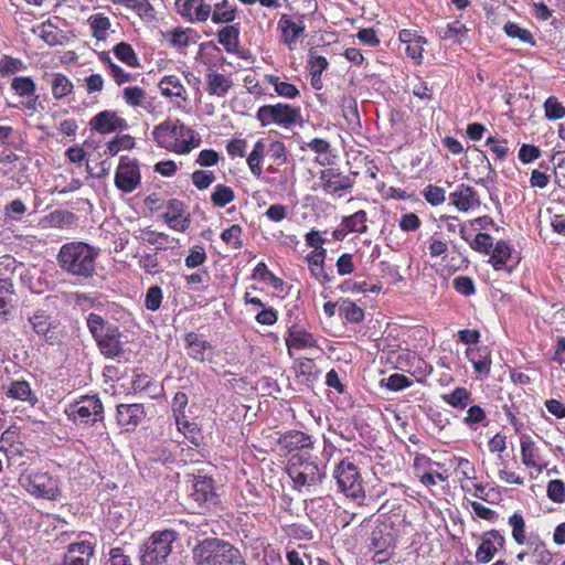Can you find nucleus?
<instances>
[{"label":"nucleus","mask_w":565,"mask_h":565,"mask_svg":"<svg viewBox=\"0 0 565 565\" xmlns=\"http://www.w3.org/2000/svg\"><path fill=\"white\" fill-rule=\"evenodd\" d=\"M334 450L335 448L331 444L324 445L321 452V460H324L323 465L305 455L292 456L287 466V473L292 480L294 488L300 492L303 490L311 492L312 489L318 487L326 478L324 468Z\"/></svg>","instance_id":"obj_1"},{"label":"nucleus","mask_w":565,"mask_h":565,"mask_svg":"<svg viewBox=\"0 0 565 565\" xmlns=\"http://www.w3.org/2000/svg\"><path fill=\"white\" fill-rule=\"evenodd\" d=\"M152 136L159 147L179 154L189 153L201 143L200 135L179 119L156 126Z\"/></svg>","instance_id":"obj_2"},{"label":"nucleus","mask_w":565,"mask_h":565,"mask_svg":"<svg viewBox=\"0 0 565 565\" xmlns=\"http://www.w3.org/2000/svg\"><path fill=\"white\" fill-rule=\"evenodd\" d=\"M98 255V249L83 243L72 242L64 244L57 254V262L60 267L66 273L88 278L95 271V259Z\"/></svg>","instance_id":"obj_3"},{"label":"nucleus","mask_w":565,"mask_h":565,"mask_svg":"<svg viewBox=\"0 0 565 565\" xmlns=\"http://www.w3.org/2000/svg\"><path fill=\"white\" fill-rule=\"evenodd\" d=\"M195 565H246L241 552L220 539H205L193 548Z\"/></svg>","instance_id":"obj_4"},{"label":"nucleus","mask_w":565,"mask_h":565,"mask_svg":"<svg viewBox=\"0 0 565 565\" xmlns=\"http://www.w3.org/2000/svg\"><path fill=\"white\" fill-rule=\"evenodd\" d=\"M178 537L179 534L173 530L152 533L141 548V565H163L171 554L173 542Z\"/></svg>","instance_id":"obj_5"},{"label":"nucleus","mask_w":565,"mask_h":565,"mask_svg":"<svg viewBox=\"0 0 565 565\" xmlns=\"http://www.w3.org/2000/svg\"><path fill=\"white\" fill-rule=\"evenodd\" d=\"M338 488L347 497L354 500H363L365 492L362 484V478L358 467L349 459H342L333 471Z\"/></svg>","instance_id":"obj_6"},{"label":"nucleus","mask_w":565,"mask_h":565,"mask_svg":"<svg viewBox=\"0 0 565 565\" xmlns=\"http://www.w3.org/2000/svg\"><path fill=\"white\" fill-rule=\"evenodd\" d=\"M21 486L32 495L55 500L60 494L58 480L47 472L30 471L21 475Z\"/></svg>","instance_id":"obj_7"},{"label":"nucleus","mask_w":565,"mask_h":565,"mask_svg":"<svg viewBox=\"0 0 565 565\" xmlns=\"http://www.w3.org/2000/svg\"><path fill=\"white\" fill-rule=\"evenodd\" d=\"M65 414L68 419L81 424H95L104 419V406L97 396H82L71 404Z\"/></svg>","instance_id":"obj_8"},{"label":"nucleus","mask_w":565,"mask_h":565,"mask_svg":"<svg viewBox=\"0 0 565 565\" xmlns=\"http://www.w3.org/2000/svg\"><path fill=\"white\" fill-rule=\"evenodd\" d=\"M301 118L300 109L288 104L265 105L258 108L257 119L263 126L277 124L279 126H291Z\"/></svg>","instance_id":"obj_9"},{"label":"nucleus","mask_w":565,"mask_h":565,"mask_svg":"<svg viewBox=\"0 0 565 565\" xmlns=\"http://www.w3.org/2000/svg\"><path fill=\"white\" fill-rule=\"evenodd\" d=\"M141 182L139 163L128 156L120 157L115 172V185L125 193L135 191Z\"/></svg>","instance_id":"obj_10"},{"label":"nucleus","mask_w":565,"mask_h":565,"mask_svg":"<svg viewBox=\"0 0 565 565\" xmlns=\"http://www.w3.org/2000/svg\"><path fill=\"white\" fill-rule=\"evenodd\" d=\"M211 0H175L177 12L190 23H204L210 19Z\"/></svg>","instance_id":"obj_11"},{"label":"nucleus","mask_w":565,"mask_h":565,"mask_svg":"<svg viewBox=\"0 0 565 565\" xmlns=\"http://www.w3.org/2000/svg\"><path fill=\"white\" fill-rule=\"evenodd\" d=\"M13 263L9 257L0 260V316L10 313L13 308V268H11Z\"/></svg>","instance_id":"obj_12"},{"label":"nucleus","mask_w":565,"mask_h":565,"mask_svg":"<svg viewBox=\"0 0 565 565\" xmlns=\"http://www.w3.org/2000/svg\"><path fill=\"white\" fill-rule=\"evenodd\" d=\"M29 322L33 331L49 344L60 342V331L56 320L43 310H38L30 318Z\"/></svg>","instance_id":"obj_13"},{"label":"nucleus","mask_w":565,"mask_h":565,"mask_svg":"<svg viewBox=\"0 0 565 565\" xmlns=\"http://www.w3.org/2000/svg\"><path fill=\"white\" fill-rule=\"evenodd\" d=\"M89 126L92 130L106 135L118 129H126L128 124L124 118L119 117L117 113L103 110L90 119Z\"/></svg>","instance_id":"obj_14"},{"label":"nucleus","mask_w":565,"mask_h":565,"mask_svg":"<svg viewBox=\"0 0 565 565\" xmlns=\"http://www.w3.org/2000/svg\"><path fill=\"white\" fill-rule=\"evenodd\" d=\"M450 203L460 212H467L480 205V200L475 189L467 184H458L449 194Z\"/></svg>","instance_id":"obj_15"},{"label":"nucleus","mask_w":565,"mask_h":565,"mask_svg":"<svg viewBox=\"0 0 565 565\" xmlns=\"http://www.w3.org/2000/svg\"><path fill=\"white\" fill-rule=\"evenodd\" d=\"M504 537L495 530L484 534L476 552V558L480 563H489L495 555L498 546L502 547Z\"/></svg>","instance_id":"obj_16"},{"label":"nucleus","mask_w":565,"mask_h":565,"mask_svg":"<svg viewBox=\"0 0 565 565\" xmlns=\"http://www.w3.org/2000/svg\"><path fill=\"white\" fill-rule=\"evenodd\" d=\"M278 445L281 449L287 450L288 452L295 450H307L313 448V441L311 437L299 430H290L280 435L278 438Z\"/></svg>","instance_id":"obj_17"},{"label":"nucleus","mask_w":565,"mask_h":565,"mask_svg":"<svg viewBox=\"0 0 565 565\" xmlns=\"http://www.w3.org/2000/svg\"><path fill=\"white\" fill-rule=\"evenodd\" d=\"M206 92L209 95L224 97L233 86L230 76L209 68L205 76Z\"/></svg>","instance_id":"obj_18"},{"label":"nucleus","mask_w":565,"mask_h":565,"mask_svg":"<svg viewBox=\"0 0 565 565\" xmlns=\"http://www.w3.org/2000/svg\"><path fill=\"white\" fill-rule=\"evenodd\" d=\"M100 335V338H96L95 340L100 349V352L105 356L116 358L122 352L120 332L116 326L111 327Z\"/></svg>","instance_id":"obj_19"},{"label":"nucleus","mask_w":565,"mask_h":565,"mask_svg":"<svg viewBox=\"0 0 565 565\" xmlns=\"http://www.w3.org/2000/svg\"><path fill=\"white\" fill-rule=\"evenodd\" d=\"M163 218L171 228L180 232L185 231L190 224V220L184 215L183 203L179 200L169 202Z\"/></svg>","instance_id":"obj_20"},{"label":"nucleus","mask_w":565,"mask_h":565,"mask_svg":"<svg viewBox=\"0 0 565 565\" xmlns=\"http://www.w3.org/2000/svg\"><path fill=\"white\" fill-rule=\"evenodd\" d=\"M278 26L281 30L284 43L288 46L289 50H295L298 39L305 31V25L302 22L297 23L290 20L287 15H282L278 22Z\"/></svg>","instance_id":"obj_21"},{"label":"nucleus","mask_w":565,"mask_h":565,"mask_svg":"<svg viewBox=\"0 0 565 565\" xmlns=\"http://www.w3.org/2000/svg\"><path fill=\"white\" fill-rule=\"evenodd\" d=\"M393 545V537L390 533H385L381 526L373 530L370 537V547L375 551L376 561L382 563L387 559V550Z\"/></svg>","instance_id":"obj_22"},{"label":"nucleus","mask_w":565,"mask_h":565,"mask_svg":"<svg viewBox=\"0 0 565 565\" xmlns=\"http://www.w3.org/2000/svg\"><path fill=\"white\" fill-rule=\"evenodd\" d=\"M466 355L472 363L475 372L488 376L491 369V354L488 347L469 348Z\"/></svg>","instance_id":"obj_23"},{"label":"nucleus","mask_w":565,"mask_h":565,"mask_svg":"<svg viewBox=\"0 0 565 565\" xmlns=\"http://www.w3.org/2000/svg\"><path fill=\"white\" fill-rule=\"evenodd\" d=\"M145 416L141 404H120L117 406V423L120 426H137Z\"/></svg>","instance_id":"obj_24"},{"label":"nucleus","mask_w":565,"mask_h":565,"mask_svg":"<svg viewBox=\"0 0 565 565\" xmlns=\"http://www.w3.org/2000/svg\"><path fill=\"white\" fill-rule=\"evenodd\" d=\"M159 89L164 97H177L183 103L189 100L188 92L177 75H166L159 82Z\"/></svg>","instance_id":"obj_25"},{"label":"nucleus","mask_w":565,"mask_h":565,"mask_svg":"<svg viewBox=\"0 0 565 565\" xmlns=\"http://www.w3.org/2000/svg\"><path fill=\"white\" fill-rule=\"evenodd\" d=\"M326 256L327 249L312 250L306 256L310 274L321 284H328L331 281V277L323 267Z\"/></svg>","instance_id":"obj_26"},{"label":"nucleus","mask_w":565,"mask_h":565,"mask_svg":"<svg viewBox=\"0 0 565 565\" xmlns=\"http://www.w3.org/2000/svg\"><path fill=\"white\" fill-rule=\"evenodd\" d=\"M521 459L522 463L529 468H535L539 472H541L544 468L540 463V455L539 448L535 443L529 435H524L521 437Z\"/></svg>","instance_id":"obj_27"},{"label":"nucleus","mask_w":565,"mask_h":565,"mask_svg":"<svg viewBox=\"0 0 565 565\" xmlns=\"http://www.w3.org/2000/svg\"><path fill=\"white\" fill-rule=\"evenodd\" d=\"M323 191L328 193H337L341 190L351 188V181L349 177H343L340 173H335L333 170H323L320 174Z\"/></svg>","instance_id":"obj_28"},{"label":"nucleus","mask_w":565,"mask_h":565,"mask_svg":"<svg viewBox=\"0 0 565 565\" xmlns=\"http://www.w3.org/2000/svg\"><path fill=\"white\" fill-rule=\"evenodd\" d=\"M185 343L189 356L201 362L205 360L206 352L211 349V344L194 332L185 335Z\"/></svg>","instance_id":"obj_29"},{"label":"nucleus","mask_w":565,"mask_h":565,"mask_svg":"<svg viewBox=\"0 0 565 565\" xmlns=\"http://www.w3.org/2000/svg\"><path fill=\"white\" fill-rule=\"evenodd\" d=\"M193 497L195 501L209 502L215 495L213 480L205 476H198L193 480Z\"/></svg>","instance_id":"obj_30"},{"label":"nucleus","mask_w":565,"mask_h":565,"mask_svg":"<svg viewBox=\"0 0 565 565\" xmlns=\"http://www.w3.org/2000/svg\"><path fill=\"white\" fill-rule=\"evenodd\" d=\"M92 36L97 41H105L108 38V30L111 26L110 20L104 13L92 14L88 20Z\"/></svg>","instance_id":"obj_31"},{"label":"nucleus","mask_w":565,"mask_h":565,"mask_svg":"<svg viewBox=\"0 0 565 565\" xmlns=\"http://www.w3.org/2000/svg\"><path fill=\"white\" fill-rule=\"evenodd\" d=\"M288 348H313L317 344L315 337L301 328H292L286 340Z\"/></svg>","instance_id":"obj_32"},{"label":"nucleus","mask_w":565,"mask_h":565,"mask_svg":"<svg viewBox=\"0 0 565 565\" xmlns=\"http://www.w3.org/2000/svg\"><path fill=\"white\" fill-rule=\"evenodd\" d=\"M236 9L228 0H222L221 2L213 3L211 19L214 23H228L235 19Z\"/></svg>","instance_id":"obj_33"},{"label":"nucleus","mask_w":565,"mask_h":565,"mask_svg":"<svg viewBox=\"0 0 565 565\" xmlns=\"http://www.w3.org/2000/svg\"><path fill=\"white\" fill-rule=\"evenodd\" d=\"M122 98L131 107L148 109L150 106L146 90L139 86L125 87L122 89Z\"/></svg>","instance_id":"obj_34"},{"label":"nucleus","mask_w":565,"mask_h":565,"mask_svg":"<svg viewBox=\"0 0 565 565\" xmlns=\"http://www.w3.org/2000/svg\"><path fill=\"white\" fill-rule=\"evenodd\" d=\"M51 92L55 99H62L73 90L71 79L61 73H55L50 79Z\"/></svg>","instance_id":"obj_35"},{"label":"nucleus","mask_w":565,"mask_h":565,"mask_svg":"<svg viewBox=\"0 0 565 565\" xmlns=\"http://www.w3.org/2000/svg\"><path fill=\"white\" fill-rule=\"evenodd\" d=\"M441 398L454 408L465 409L471 401V393L465 387H456L451 393L444 394Z\"/></svg>","instance_id":"obj_36"},{"label":"nucleus","mask_w":565,"mask_h":565,"mask_svg":"<svg viewBox=\"0 0 565 565\" xmlns=\"http://www.w3.org/2000/svg\"><path fill=\"white\" fill-rule=\"evenodd\" d=\"M239 30L235 25H227L218 32V42L228 53H235L239 44Z\"/></svg>","instance_id":"obj_37"},{"label":"nucleus","mask_w":565,"mask_h":565,"mask_svg":"<svg viewBox=\"0 0 565 565\" xmlns=\"http://www.w3.org/2000/svg\"><path fill=\"white\" fill-rule=\"evenodd\" d=\"M343 226H345L350 233H366L367 232V216L366 212L363 210H360L352 215L344 216L342 218Z\"/></svg>","instance_id":"obj_38"},{"label":"nucleus","mask_w":565,"mask_h":565,"mask_svg":"<svg viewBox=\"0 0 565 565\" xmlns=\"http://www.w3.org/2000/svg\"><path fill=\"white\" fill-rule=\"evenodd\" d=\"M266 81L273 85L274 90L281 97L294 99L299 95V89L294 84L284 82L276 75H266Z\"/></svg>","instance_id":"obj_39"},{"label":"nucleus","mask_w":565,"mask_h":565,"mask_svg":"<svg viewBox=\"0 0 565 565\" xmlns=\"http://www.w3.org/2000/svg\"><path fill=\"white\" fill-rule=\"evenodd\" d=\"M113 52L119 61H121L129 67L135 68L140 65L136 52L134 51L131 45L126 42H120L117 45H115Z\"/></svg>","instance_id":"obj_40"},{"label":"nucleus","mask_w":565,"mask_h":565,"mask_svg":"<svg viewBox=\"0 0 565 565\" xmlns=\"http://www.w3.org/2000/svg\"><path fill=\"white\" fill-rule=\"evenodd\" d=\"M189 32H192V30L179 26L166 32L164 38L172 47L183 50L190 44Z\"/></svg>","instance_id":"obj_41"},{"label":"nucleus","mask_w":565,"mask_h":565,"mask_svg":"<svg viewBox=\"0 0 565 565\" xmlns=\"http://www.w3.org/2000/svg\"><path fill=\"white\" fill-rule=\"evenodd\" d=\"M264 152H265V145L262 141H257L254 145V148L247 158L248 168H249L250 172L257 178H259L263 172L262 160L264 157Z\"/></svg>","instance_id":"obj_42"},{"label":"nucleus","mask_w":565,"mask_h":565,"mask_svg":"<svg viewBox=\"0 0 565 565\" xmlns=\"http://www.w3.org/2000/svg\"><path fill=\"white\" fill-rule=\"evenodd\" d=\"M510 256L511 249L509 245L505 242L500 241L493 248L492 255L490 257V263L492 264L494 269L499 270L503 268Z\"/></svg>","instance_id":"obj_43"},{"label":"nucleus","mask_w":565,"mask_h":565,"mask_svg":"<svg viewBox=\"0 0 565 565\" xmlns=\"http://www.w3.org/2000/svg\"><path fill=\"white\" fill-rule=\"evenodd\" d=\"M39 36L50 46L62 44L63 36L57 31V28L50 21L44 22L39 26Z\"/></svg>","instance_id":"obj_44"},{"label":"nucleus","mask_w":565,"mask_h":565,"mask_svg":"<svg viewBox=\"0 0 565 565\" xmlns=\"http://www.w3.org/2000/svg\"><path fill=\"white\" fill-rule=\"evenodd\" d=\"M234 191L224 184H217L211 195V200L214 206L224 207L232 201H234Z\"/></svg>","instance_id":"obj_45"},{"label":"nucleus","mask_w":565,"mask_h":565,"mask_svg":"<svg viewBox=\"0 0 565 565\" xmlns=\"http://www.w3.org/2000/svg\"><path fill=\"white\" fill-rule=\"evenodd\" d=\"M135 147V139L129 135H117L107 142V152L116 156L120 150H129Z\"/></svg>","instance_id":"obj_46"},{"label":"nucleus","mask_w":565,"mask_h":565,"mask_svg":"<svg viewBox=\"0 0 565 565\" xmlns=\"http://www.w3.org/2000/svg\"><path fill=\"white\" fill-rule=\"evenodd\" d=\"M178 430L184 435L186 439H189L193 445L199 446L201 443V434L198 426L193 423H190L184 417L183 419H179L175 422Z\"/></svg>","instance_id":"obj_47"},{"label":"nucleus","mask_w":565,"mask_h":565,"mask_svg":"<svg viewBox=\"0 0 565 565\" xmlns=\"http://www.w3.org/2000/svg\"><path fill=\"white\" fill-rule=\"evenodd\" d=\"M512 527V537L518 544H524L525 542V521L522 514L515 512L508 521Z\"/></svg>","instance_id":"obj_48"},{"label":"nucleus","mask_w":565,"mask_h":565,"mask_svg":"<svg viewBox=\"0 0 565 565\" xmlns=\"http://www.w3.org/2000/svg\"><path fill=\"white\" fill-rule=\"evenodd\" d=\"M544 111L548 120H558L565 117V107L555 96L546 98L544 102Z\"/></svg>","instance_id":"obj_49"},{"label":"nucleus","mask_w":565,"mask_h":565,"mask_svg":"<svg viewBox=\"0 0 565 565\" xmlns=\"http://www.w3.org/2000/svg\"><path fill=\"white\" fill-rule=\"evenodd\" d=\"M339 310L340 313L344 317V319L348 320L349 322L358 323L361 322L364 318L363 310L350 300H344L340 305Z\"/></svg>","instance_id":"obj_50"},{"label":"nucleus","mask_w":565,"mask_h":565,"mask_svg":"<svg viewBox=\"0 0 565 565\" xmlns=\"http://www.w3.org/2000/svg\"><path fill=\"white\" fill-rule=\"evenodd\" d=\"M7 395L9 397H12V398H15V399H20V401H31L32 399V392H31V388H30V385L28 382L25 381H15L13 382L8 392H7Z\"/></svg>","instance_id":"obj_51"},{"label":"nucleus","mask_w":565,"mask_h":565,"mask_svg":"<svg viewBox=\"0 0 565 565\" xmlns=\"http://www.w3.org/2000/svg\"><path fill=\"white\" fill-rule=\"evenodd\" d=\"M468 30L465 24L459 21H455L454 23L447 24L444 29L441 38L444 40H455L458 43L462 42V39L467 38Z\"/></svg>","instance_id":"obj_52"},{"label":"nucleus","mask_w":565,"mask_h":565,"mask_svg":"<svg viewBox=\"0 0 565 565\" xmlns=\"http://www.w3.org/2000/svg\"><path fill=\"white\" fill-rule=\"evenodd\" d=\"M341 106H342L343 116L350 125L360 122V116H359V111H358V103L353 97L344 96L342 98Z\"/></svg>","instance_id":"obj_53"},{"label":"nucleus","mask_w":565,"mask_h":565,"mask_svg":"<svg viewBox=\"0 0 565 565\" xmlns=\"http://www.w3.org/2000/svg\"><path fill=\"white\" fill-rule=\"evenodd\" d=\"M139 238L142 242L156 246L158 249L166 248V245L168 244V236L166 234L152 231L150 228L141 230Z\"/></svg>","instance_id":"obj_54"},{"label":"nucleus","mask_w":565,"mask_h":565,"mask_svg":"<svg viewBox=\"0 0 565 565\" xmlns=\"http://www.w3.org/2000/svg\"><path fill=\"white\" fill-rule=\"evenodd\" d=\"M11 87L19 96H31L36 88L33 79L26 76L14 77Z\"/></svg>","instance_id":"obj_55"},{"label":"nucleus","mask_w":565,"mask_h":565,"mask_svg":"<svg viewBox=\"0 0 565 565\" xmlns=\"http://www.w3.org/2000/svg\"><path fill=\"white\" fill-rule=\"evenodd\" d=\"M87 327L93 334L94 339L100 338L104 332L114 327L104 321V319L96 313H90L87 318Z\"/></svg>","instance_id":"obj_56"},{"label":"nucleus","mask_w":565,"mask_h":565,"mask_svg":"<svg viewBox=\"0 0 565 565\" xmlns=\"http://www.w3.org/2000/svg\"><path fill=\"white\" fill-rule=\"evenodd\" d=\"M504 32L508 36L519 39L523 43L534 44L532 33L526 29H522L516 23L508 22L504 25Z\"/></svg>","instance_id":"obj_57"},{"label":"nucleus","mask_w":565,"mask_h":565,"mask_svg":"<svg viewBox=\"0 0 565 565\" xmlns=\"http://www.w3.org/2000/svg\"><path fill=\"white\" fill-rule=\"evenodd\" d=\"M162 298V289L159 286H151L145 296V307L150 311H157L161 306Z\"/></svg>","instance_id":"obj_58"},{"label":"nucleus","mask_w":565,"mask_h":565,"mask_svg":"<svg viewBox=\"0 0 565 565\" xmlns=\"http://www.w3.org/2000/svg\"><path fill=\"white\" fill-rule=\"evenodd\" d=\"M423 194H424V198L426 199V201L434 206L440 205L441 203H444L446 201L445 190L437 185H433V184L427 185L424 189Z\"/></svg>","instance_id":"obj_59"},{"label":"nucleus","mask_w":565,"mask_h":565,"mask_svg":"<svg viewBox=\"0 0 565 565\" xmlns=\"http://www.w3.org/2000/svg\"><path fill=\"white\" fill-rule=\"evenodd\" d=\"M241 235L242 227L237 224H234L222 232L221 238L225 243L231 244L235 249H237L242 247Z\"/></svg>","instance_id":"obj_60"},{"label":"nucleus","mask_w":565,"mask_h":565,"mask_svg":"<svg viewBox=\"0 0 565 565\" xmlns=\"http://www.w3.org/2000/svg\"><path fill=\"white\" fill-rule=\"evenodd\" d=\"M547 497L554 502H565V484L562 480H551L547 484Z\"/></svg>","instance_id":"obj_61"},{"label":"nucleus","mask_w":565,"mask_h":565,"mask_svg":"<svg viewBox=\"0 0 565 565\" xmlns=\"http://www.w3.org/2000/svg\"><path fill=\"white\" fill-rule=\"evenodd\" d=\"M214 180L215 175L212 171L196 170L192 173V182L200 190L207 189Z\"/></svg>","instance_id":"obj_62"},{"label":"nucleus","mask_w":565,"mask_h":565,"mask_svg":"<svg viewBox=\"0 0 565 565\" xmlns=\"http://www.w3.org/2000/svg\"><path fill=\"white\" fill-rule=\"evenodd\" d=\"M188 405V396L183 392H178L172 402V413L175 422L185 417L184 409Z\"/></svg>","instance_id":"obj_63"},{"label":"nucleus","mask_w":565,"mask_h":565,"mask_svg":"<svg viewBox=\"0 0 565 565\" xmlns=\"http://www.w3.org/2000/svg\"><path fill=\"white\" fill-rule=\"evenodd\" d=\"M22 67H23V63H22V61H20L18 58L4 56L0 61V73L6 76L12 75V74L21 71Z\"/></svg>","instance_id":"obj_64"}]
</instances>
